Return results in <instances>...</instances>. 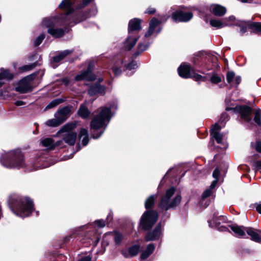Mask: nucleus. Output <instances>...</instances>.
Here are the masks:
<instances>
[{
    "instance_id": "f257e3e1",
    "label": "nucleus",
    "mask_w": 261,
    "mask_h": 261,
    "mask_svg": "<svg viewBox=\"0 0 261 261\" xmlns=\"http://www.w3.org/2000/svg\"><path fill=\"white\" fill-rule=\"evenodd\" d=\"M95 67V62L93 60H91L88 62V68L86 71L83 72V81H94L97 77V83L90 85L88 89V93L90 96L96 95L98 94H103L106 89V86L101 85L100 83L103 81V78L102 77H98L99 72L96 71L95 73H93V70Z\"/></svg>"
},
{
    "instance_id": "f03ea898",
    "label": "nucleus",
    "mask_w": 261,
    "mask_h": 261,
    "mask_svg": "<svg viewBox=\"0 0 261 261\" xmlns=\"http://www.w3.org/2000/svg\"><path fill=\"white\" fill-rule=\"evenodd\" d=\"M117 105L114 102L109 108L103 107L97 110V114L93 118L91 122V129L96 130L101 128H106L109 124L111 116V110L117 109Z\"/></svg>"
},
{
    "instance_id": "7ed1b4c3",
    "label": "nucleus",
    "mask_w": 261,
    "mask_h": 261,
    "mask_svg": "<svg viewBox=\"0 0 261 261\" xmlns=\"http://www.w3.org/2000/svg\"><path fill=\"white\" fill-rule=\"evenodd\" d=\"M9 203L13 213L21 217L29 216L33 210V202L28 198L10 197Z\"/></svg>"
},
{
    "instance_id": "20e7f679",
    "label": "nucleus",
    "mask_w": 261,
    "mask_h": 261,
    "mask_svg": "<svg viewBox=\"0 0 261 261\" xmlns=\"http://www.w3.org/2000/svg\"><path fill=\"white\" fill-rule=\"evenodd\" d=\"M175 189L172 187L167 190L159 203V206L163 210H168L176 206L180 202V195H175Z\"/></svg>"
},
{
    "instance_id": "39448f33",
    "label": "nucleus",
    "mask_w": 261,
    "mask_h": 261,
    "mask_svg": "<svg viewBox=\"0 0 261 261\" xmlns=\"http://www.w3.org/2000/svg\"><path fill=\"white\" fill-rule=\"evenodd\" d=\"M141 20L137 18L132 19L128 24V34L126 40L124 43V49L129 50L136 44L138 38L133 36V32L140 30Z\"/></svg>"
},
{
    "instance_id": "423d86ee",
    "label": "nucleus",
    "mask_w": 261,
    "mask_h": 261,
    "mask_svg": "<svg viewBox=\"0 0 261 261\" xmlns=\"http://www.w3.org/2000/svg\"><path fill=\"white\" fill-rule=\"evenodd\" d=\"M10 158L3 163L8 168H21L24 165L23 155L19 149L12 151L10 153Z\"/></svg>"
},
{
    "instance_id": "0eeeda50",
    "label": "nucleus",
    "mask_w": 261,
    "mask_h": 261,
    "mask_svg": "<svg viewBox=\"0 0 261 261\" xmlns=\"http://www.w3.org/2000/svg\"><path fill=\"white\" fill-rule=\"evenodd\" d=\"M76 125V123H68L64 125L58 132V134L64 133L62 136L63 140L70 145H74L76 139V133L72 132Z\"/></svg>"
},
{
    "instance_id": "6e6552de",
    "label": "nucleus",
    "mask_w": 261,
    "mask_h": 261,
    "mask_svg": "<svg viewBox=\"0 0 261 261\" xmlns=\"http://www.w3.org/2000/svg\"><path fill=\"white\" fill-rule=\"evenodd\" d=\"M178 74L184 78H193L196 81H205V77L195 73L189 64H182L178 68Z\"/></svg>"
},
{
    "instance_id": "1a4fd4ad",
    "label": "nucleus",
    "mask_w": 261,
    "mask_h": 261,
    "mask_svg": "<svg viewBox=\"0 0 261 261\" xmlns=\"http://www.w3.org/2000/svg\"><path fill=\"white\" fill-rule=\"evenodd\" d=\"M125 60L120 59H118L112 62V69L115 75H119L121 73L122 67L126 70H130L138 67L137 63L134 61H132L127 64Z\"/></svg>"
},
{
    "instance_id": "9d476101",
    "label": "nucleus",
    "mask_w": 261,
    "mask_h": 261,
    "mask_svg": "<svg viewBox=\"0 0 261 261\" xmlns=\"http://www.w3.org/2000/svg\"><path fill=\"white\" fill-rule=\"evenodd\" d=\"M158 218V214L154 211H146L142 216L140 221V225L145 230L151 228L156 222Z\"/></svg>"
},
{
    "instance_id": "9b49d317",
    "label": "nucleus",
    "mask_w": 261,
    "mask_h": 261,
    "mask_svg": "<svg viewBox=\"0 0 261 261\" xmlns=\"http://www.w3.org/2000/svg\"><path fill=\"white\" fill-rule=\"evenodd\" d=\"M56 19L54 18H45L42 22V25L48 28V33L55 38H59L63 36L65 31L62 29L51 28L55 25Z\"/></svg>"
},
{
    "instance_id": "f8f14e48",
    "label": "nucleus",
    "mask_w": 261,
    "mask_h": 261,
    "mask_svg": "<svg viewBox=\"0 0 261 261\" xmlns=\"http://www.w3.org/2000/svg\"><path fill=\"white\" fill-rule=\"evenodd\" d=\"M34 78V74L25 77L19 82L17 86L15 88L16 91L21 93H25L31 91L32 90L31 82Z\"/></svg>"
},
{
    "instance_id": "ddd939ff",
    "label": "nucleus",
    "mask_w": 261,
    "mask_h": 261,
    "mask_svg": "<svg viewBox=\"0 0 261 261\" xmlns=\"http://www.w3.org/2000/svg\"><path fill=\"white\" fill-rule=\"evenodd\" d=\"M95 0H83V20L95 16L97 9L94 5Z\"/></svg>"
},
{
    "instance_id": "4468645a",
    "label": "nucleus",
    "mask_w": 261,
    "mask_h": 261,
    "mask_svg": "<svg viewBox=\"0 0 261 261\" xmlns=\"http://www.w3.org/2000/svg\"><path fill=\"white\" fill-rule=\"evenodd\" d=\"M236 110L239 113L241 119L245 122H249L251 120V114L252 109L246 106H237Z\"/></svg>"
},
{
    "instance_id": "2eb2a0df",
    "label": "nucleus",
    "mask_w": 261,
    "mask_h": 261,
    "mask_svg": "<svg viewBox=\"0 0 261 261\" xmlns=\"http://www.w3.org/2000/svg\"><path fill=\"white\" fill-rule=\"evenodd\" d=\"M193 17V14L191 12H185L181 11H177L172 15L173 20L175 22H187Z\"/></svg>"
},
{
    "instance_id": "dca6fc26",
    "label": "nucleus",
    "mask_w": 261,
    "mask_h": 261,
    "mask_svg": "<svg viewBox=\"0 0 261 261\" xmlns=\"http://www.w3.org/2000/svg\"><path fill=\"white\" fill-rule=\"evenodd\" d=\"M235 19L233 16H231L229 17L228 18H226L223 19L222 21L217 20V19H211L210 20V24L214 27H216L217 28H222L225 27L227 25H235L236 23H229V21H233Z\"/></svg>"
},
{
    "instance_id": "f3484780",
    "label": "nucleus",
    "mask_w": 261,
    "mask_h": 261,
    "mask_svg": "<svg viewBox=\"0 0 261 261\" xmlns=\"http://www.w3.org/2000/svg\"><path fill=\"white\" fill-rule=\"evenodd\" d=\"M221 128V127L217 123H215L211 129V135L216 140L217 143L224 144L222 140L223 135L219 132Z\"/></svg>"
},
{
    "instance_id": "a211bd4d",
    "label": "nucleus",
    "mask_w": 261,
    "mask_h": 261,
    "mask_svg": "<svg viewBox=\"0 0 261 261\" xmlns=\"http://www.w3.org/2000/svg\"><path fill=\"white\" fill-rule=\"evenodd\" d=\"M161 234V225L158 224L152 231L149 232L146 236L145 239L147 241H154L158 240Z\"/></svg>"
},
{
    "instance_id": "6ab92c4d",
    "label": "nucleus",
    "mask_w": 261,
    "mask_h": 261,
    "mask_svg": "<svg viewBox=\"0 0 261 261\" xmlns=\"http://www.w3.org/2000/svg\"><path fill=\"white\" fill-rule=\"evenodd\" d=\"M247 28L256 32H261V22H246L245 26L241 29V33H245Z\"/></svg>"
},
{
    "instance_id": "aec40b11",
    "label": "nucleus",
    "mask_w": 261,
    "mask_h": 261,
    "mask_svg": "<svg viewBox=\"0 0 261 261\" xmlns=\"http://www.w3.org/2000/svg\"><path fill=\"white\" fill-rule=\"evenodd\" d=\"M246 232L250 236L251 240L257 243L261 242V230H256L252 227H248Z\"/></svg>"
},
{
    "instance_id": "412c9836",
    "label": "nucleus",
    "mask_w": 261,
    "mask_h": 261,
    "mask_svg": "<svg viewBox=\"0 0 261 261\" xmlns=\"http://www.w3.org/2000/svg\"><path fill=\"white\" fill-rule=\"evenodd\" d=\"M70 109L68 107H64L59 110L55 114V116L63 123L69 117Z\"/></svg>"
},
{
    "instance_id": "4be33fe9",
    "label": "nucleus",
    "mask_w": 261,
    "mask_h": 261,
    "mask_svg": "<svg viewBox=\"0 0 261 261\" xmlns=\"http://www.w3.org/2000/svg\"><path fill=\"white\" fill-rule=\"evenodd\" d=\"M140 248L139 245H135L129 247L128 249L122 250L121 252L124 257L128 258L136 255L138 253Z\"/></svg>"
},
{
    "instance_id": "5701e85b",
    "label": "nucleus",
    "mask_w": 261,
    "mask_h": 261,
    "mask_svg": "<svg viewBox=\"0 0 261 261\" xmlns=\"http://www.w3.org/2000/svg\"><path fill=\"white\" fill-rule=\"evenodd\" d=\"M230 227L231 230L235 233V236L239 238H243L245 236V232L248 228L243 226L235 225H230Z\"/></svg>"
},
{
    "instance_id": "b1692460",
    "label": "nucleus",
    "mask_w": 261,
    "mask_h": 261,
    "mask_svg": "<svg viewBox=\"0 0 261 261\" xmlns=\"http://www.w3.org/2000/svg\"><path fill=\"white\" fill-rule=\"evenodd\" d=\"M211 11L215 15L221 16L224 15L226 12V9L219 5H212L210 8Z\"/></svg>"
},
{
    "instance_id": "393cba45",
    "label": "nucleus",
    "mask_w": 261,
    "mask_h": 261,
    "mask_svg": "<svg viewBox=\"0 0 261 261\" xmlns=\"http://www.w3.org/2000/svg\"><path fill=\"white\" fill-rule=\"evenodd\" d=\"M160 23V21L153 18L149 23V28L147 32L145 34L144 37L147 38L150 36L154 31L155 28Z\"/></svg>"
},
{
    "instance_id": "a878e982",
    "label": "nucleus",
    "mask_w": 261,
    "mask_h": 261,
    "mask_svg": "<svg viewBox=\"0 0 261 261\" xmlns=\"http://www.w3.org/2000/svg\"><path fill=\"white\" fill-rule=\"evenodd\" d=\"M42 145L47 149H53L56 145H59V143L55 144L53 140L50 138H46L42 140L41 142Z\"/></svg>"
},
{
    "instance_id": "bb28decb",
    "label": "nucleus",
    "mask_w": 261,
    "mask_h": 261,
    "mask_svg": "<svg viewBox=\"0 0 261 261\" xmlns=\"http://www.w3.org/2000/svg\"><path fill=\"white\" fill-rule=\"evenodd\" d=\"M59 7L61 9L66 11L67 14L70 13L73 11L72 4L69 0H64L60 4Z\"/></svg>"
},
{
    "instance_id": "cd10ccee",
    "label": "nucleus",
    "mask_w": 261,
    "mask_h": 261,
    "mask_svg": "<svg viewBox=\"0 0 261 261\" xmlns=\"http://www.w3.org/2000/svg\"><path fill=\"white\" fill-rule=\"evenodd\" d=\"M12 74H11L8 70H5L0 73V81L5 79L10 80L12 79ZM3 84L4 83L0 81V87H1Z\"/></svg>"
},
{
    "instance_id": "c85d7f7f",
    "label": "nucleus",
    "mask_w": 261,
    "mask_h": 261,
    "mask_svg": "<svg viewBox=\"0 0 261 261\" xmlns=\"http://www.w3.org/2000/svg\"><path fill=\"white\" fill-rule=\"evenodd\" d=\"M156 197V195H152L146 199L145 202V206L146 209L151 208L153 205Z\"/></svg>"
},
{
    "instance_id": "c756f323",
    "label": "nucleus",
    "mask_w": 261,
    "mask_h": 261,
    "mask_svg": "<svg viewBox=\"0 0 261 261\" xmlns=\"http://www.w3.org/2000/svg\"><path fill=\"white\" fill-rule=\"evenodd\" d=\"M70 53V51L68 50H64L60 53L59 54V55L55 56L53 58V61L54 62H59L60 61H61L62 59H63L66 56H67Z\"/></svg>"
},
{
    "instance_id": "7c9ffc66",
    "label": "nucleus",
    "mask_w": 261,
    "mask_h": 261,
    "mask_svg": "<svg viewBox=\"0 0 261 261\" xmlns=\"http://www.w3.org/2000/svg\"><path fill=\"white\" fill-rule=\"evenodd\" d=\"M61 124H62L61 121L56 117L55 119H50L45 122L46 125L51 127L58 126Z\"/></svg>"
},
{
    "instance_id": "2f4dec72",
    "label": "nucleus",
    "mask_w": 261,
    "mask_h": 261,
    "mask_svg": "<svg viewBox=\"0 0 261 261\" xmlns=\"http://www.w3.org/2000/svg\"><path fill=\"white\" fill-rule=\"evenodd\" d=\"M254 120L255 122L258 125H261V110H256L254 112Z\"/></svg>"
},
{
    "instance_id": "473e14b6",
    "label": "nucleus",
    "mask_w": 261,
    "mask_h": 261,
    "mask_svg": "<svg viewBox=\"0 0 261 261\" xmlns=\"http://www.w3.org/2000/svg\"><path fill=\"white\" fill-rule=\"evenodd\" d=\"M99 241V235L96 233H94L91 236L90 240L88 241L89 243L92 244L93 246H95L97 243Z\"/></svg>"
},
{
    "instance_id": "72a5a7b5",
    "label": "nucleus",
    "mask_w": 261,
    "mask_h": 261,
    "mask_svg": "<svg viewBox=\"0 0 261 261\" xmlns=\"http://www.w3.org/2000/svg\"><path fill=\"white\" fill-rule=\"evenodd\" d=\"M63 100L61 99H56L51 101L46 107V109H48L56 107L60 103H62Z\"/></svg>"
},
{
    "instance_id": "f704fd0d",
    "label": "nucleus",
    "mask_w": 261,
    "mask_h": 261,
    "mask_svg": "<svg viewBox=\"0 0 261 261\" xmlns=\"http://www.w3.org/2000/svg\"><path fill=\"white\" fill-rule=\"evenodd\" d=\"M234 75L235 74L232 71L228 72L226 75L227 82L231 86L233 85V80L234 79Z\"/></svg>"
},
{
    "instance_id": "c9c22d12",
    "label": "nucleus",
    "mask_w": 261,
    "mask_h": 261,
    "mask_svg": "<svg viewBox=\"0 0 261 261\" xmlns=\"http://www.w3.org/2000/svg\"><path fill=\"white\" fill-rule=\"evenodd\" d=\"M89 141V139L87 130L83 129V146L87 145Z\"/></svg>"
},
{
    "instance_id": "e433bc0d",
    "label": "nucleus",
    "mask_w": 261,
    "mask_h": 261,
    "mask_svg": "<svg viewBox=\"0 0 261 261\" xmlns=\"http://www.w3.org/2000/svg\"><path fill=\"white\" fill-rule=\"evenodd\" d=\"M114 238L115 243L117 244H119L121 243L122 240L123 236L121 233L118 231H115L114 232Z\"/></svg>"
},
{
    "instance_id": "4c0bfd02",
    "label": "nucleus",
    "mask_w": 261,
    "mask_h": 261,
    "mask_svg": "<svg viewBox=\"0 0 261 261\" xmlns=\"http://www.w3.org/2000/svg\"><path fill=\"white\" fill-rule=\"evenodd\" d=\"M36 64L35 63L32 64L30 65H24V66L19 67V69L22 72L30 71V70L33 69L36 66Z\"/></svg>"
},
{
    "instance_id": "58836bf2",
    "label": "nucleus",
    "mask_w": 261,
    "mask_h": 261,
    "mask_svg": "<svg viewBox=\"0 0 261 261\" xmlns=\"http://www.w3.org/2000/svg\"><path fill=\"white\" fill-rule=\"evenodd\" d=\"M210 81L213 84H217L221 81V79L218 74L214 73L211 76Z\"/></svg>"
},
{
    "instance_id": "ea45409f",
    "label": "nucleus",
    "mask_w": 261,
    "mask_h": 261,
    "mask_svg": "<svg viewBox=\"0 0 261 261\" xmlns=\"http://www.w3.org/2000/svg\"><path fill=\"white\" fill-rule=\"evenodd\" d=\"M106 221L103 219H99L95 221L94 225L99 228H102L106 226Z\"/></svg>"
},
{
    "instance_id": "a19ab883",
    "label": "nucleus",
    "mask_w": 261,
    "mask_h": 261,
    "mask_svg": "<svg viewBox=\"0 0 261 261\" xmlns=\"http://www.w3.org/2000/svg\"><path fill=\"white\" fill-rule=\"evenodd\" d=\"M45 36L43 34H40L35 40L34 44L36 46H38L41 44L43 40L44 39Z\"/></svg>"
},
{
    "instance_id": "79ce46f5",
    "label": "nucleus",
    "mask_w": 261,
    "mask_h": 261,
    "mask_svg": "<svg viewBox=\"0 0 261 261\" xmlns=\"http://www.w3.org/2000/svg\"><path fill=\"white\" fill-rule=\"evenodd\" d=\"M212 193V190L210 189H207L206 190H205L202 195V199H204L210 196L211 195Z\"/></svg>"
},
{
    "instance_id": "37998d69",
    "label": "nucleus",
    "mask_w": 261,
    "mask_h": 261,
    "mask_svg": "<svg viewBox=\"0 0 261 261\" xmlns=\"http://www.w3.org/2000/svg\"><path fill=\"white\" fill-rule=\"evenodd\" d=\"M155 249V246L153 244H149L146 248V249L145 250L150 254H152V252L154 251Z\"/></svg>"
},
{
    "instance_id": "c03bdc74",
    "label": "nucleus",
    "mask_w": 261,
    "mask_h": 261,
    "mask_svg": "<svg viewBox=\"0 0 261 261\" xmlns=\"http://www.w3.org/2000/svg\"><path fill=\"white\" fill-rule=\"evenodd\" d=\"M149 44H144L143 43H140L138 45V50L140 51V53L145 50L148 47Z\"/></svg>"
},
{
    "instance_id": "a18cd8bd",
    "label": "nucleus",
    "mask_w": 261,
    "mask_h": 261,
    "mask_svg": "<svg viewBox=\"0 0 261 261\" xmlns=\"http://www.w3.org/2000/svg\"><path fill=\"white\" fill-rule=\"evenodd\" d=\"M208 223L209 226L211 227H216L220 223L219 222H217L215 218H214L212 220H208Z\"/></svg>"
},
{
    "instance_id": "49530a36",
    "label": "nucleus",
    "mask_w": 261,
    "mask_h": 261,
    "mask_svg": "<svg viewBox=\"0 0 261 261\" xmlns=\"http://www.w3.org/2000/svg\"><path fill=\"white\" fill-rule=\"evenodd\" d=\"M90 111L85 107L83 106V118H86L90 115Z\"/></svg>"
},
{
    "instance_id": "de8ad7c7",
    "label": "nucleus",
    "mask_w": 261,
    "mask_h": 261,
    "mask_svg": "<svg viewBox=\"0 0 261 261\" xmlns=\"http://www.w3.org/2000/svg\"><path fill=\"white\" fill-rule=\"evenodd\" d=\"M83 261H94L92 259L91 253L89 252L86 255L83 256Z\"/></svg>"
},
{
    "instance_id": "09e8293b",
    "label": "nucleus",
    "mask_w": 261,
    "mask_h": 261,
    "mask_svg": "<svg viewBox=\"0 0 261 261\" xmlns=\"http://www.w3.org/2000/svg\"><path fill=\"white\" fill-rule=\"evenodd\" d=\"M151 254L149 253L147 251L145 250L141 253V259H145L148 258Z\"/></svg>"
},
{
    "instance_id": "8fccbe9b",
    "label": "nucleus",
    "mask_w": 261,
    "mask_h": 261,
    "mask_svg": "<svg viewBox=\"0 0 261 261\" xmlns=\"http://www.w3.org/2000/svg\"><path fill=\"white\" fill-rule=\"evenodd\" d=\"M220 174V171L218 168L214 170L213 173V176L215 179H218Z\"/></svg>"
},
{
    "instance_id": "3c124183",
    "label": "nucleus",
    "mask_w": 261,
    "mask_h": 261,
    "mask_svg": "<svg viewBox=\"0 0 261 261\" xmlns=\"http://www.w3.org/2000/svg\"><path fill=\"white\" fill-rule=\"evenodd\" d=\"M255 148L257 151L261 153V142H256Z\"/></svg>"
},
{
    "instance_id": "603ef678",
    "label": "nucleus",
    "mask_w": 261,
    "mask_h": 261,
    "mask_svg": "<svg viewBox=\"0 0 261 261\" xmlns=\"http://www.w3.org/2000/svg\"><path fill=\"white\" fill-rule=\"evenodd\" d=\"M241 81V79L240 76H234V79L233 80V85H234V84H236L237 85H239Z\"/></svg>"
},
{
    "instance_id": "864d4df0",
    "label": "nucleus",
    "mask_w": 261,
    "mask_h": 261,
    "mask_svg": "<svg viewBox=\"0 0 261 261\" xmlns=\"http://www.w3.org/2000/svg\"><path fill=\"white\" fill-rule=\"evenodd\" d=\"M218 182V179H215L211 184L210 187L209 189H211L212 190L214 189Z\"/></svg>"
},
{
    "instance_id": "5fc2aeb1",
    "label": "nucleus",
    "mask_w": 261,
    "mask_h": 261,
    "mask_svg": "<svg viewBox=\"0 0 261 261\" xmlns=\"http://www.w3.org/2000/svg\"><path fill=\"white\" fill-rule=\"evenodd\" d=\"M218 182V179H215L211 184L210 187L209 189H211L212 190L214 189Z\"/></svg>"
},
{
    "instance_id": "6e6d98bb",
    "label": "nucleus",
    "mask_w": 261,
    "mask_h": 261,
    "mask_svg": "<svg viewBox=\"0 0 261 261\" xmlns=\"http://www.w3.org/2000/svg\"><path fill=\"white\" fill-rule=\"evenodd\" d=\"M155 12V9L153 8H148L146 11V13L148 14H153Z\"/></svg>"
},
{
    "instance_id": "4d7b16f0",
    "label": "nucleus",
    "mask_w": 261,
    "mask_h": 261,
    "mask_svg": "<svg viewBox=\"0 0 261 261\" xmlns=\"http://www.w3.org/2000/svg\"><path fill=\"white\" fill-rule=\"evenodd\" d=\"M15 105L17 106H20L24 105V102L21 100H17L15 102Z\"/></svg>"
},
{
    "instance_id": "13d9d810",
    "label": "nucleus",
    "mask_w": 261,
    "mask_h": 261,
    "mask_svg": "<svg viewBox=\"0 0 261 261\" xmlns=\"http://www.w3.org/2000/svg\"><path fill=\"white\" fill-rule=\"evenodd\" d=\"M82 80V74H78L77 75H76L75 77V81L77 82V81H80Z\"/></svg>"
},
{
    "instance_id": "bf43d9fd",
    "label": "nucleus",
    "mask_w": 261,
    "mask_h": 261,
    "mask_svg": "<svg viewBox=\"0 0 261 261\" xmlns=\"http://www.w3.org/2000/svg\"><path fill=\"white\" fill-rule=\"evenodd\" d=\"M256 211L260 214H261V204H257L256 207Z\"/></svg>"
},
{
    "instance_id": "052dcab7",
    "label": "nucleus",
    "mask_w": 261,
    "mask_h": 261,
    "mask_svg": "<svg viewBox=\"0 0 261 261\" xmlns=\"http://www.w3.org/2000/svg\"><path fill=\"white\" fill-rule=\"evenodd\" d=\"M103 133V130L99 134L95 135V134L93 135V138L94 139L98 138Z\"/></svg>"
},
{
    "instance_id": "680f3d73",
    "label": "nucleus",
    "mask_w": 261,
    "mask_h": 261,
    "mask_svg": "<svg viewBox=\"0 0 261 261\" xmlns=\"http://www.w3.org/2000/svg\"><path fill=\"white\" fill-rule=\"evenodd\" d=\"M255 164L257 167L261 168V160L256 161Z\"/></svg>"
},
{
    "instance_id": "e2e57ef3",
    "label": "nucleus",
    "mask_w": 261,
    "mask_h": 261,
    "mask_svg": "<svg viewBox=\"0 0 261 261\" xmlns=\"http://www.w3.org/2000/svg\"><path fill=\"white\" fill-rule=\"evenodd\" d=\"M62 81L65 86L67 85L69 82V81L67 79H64Z\"/></svg>"
},
{
    "instance_id": "0e129e2a",
    "label": "nucleus",
    "mask_w": 261,
    "mask_h": 261,
    "mask_svg": "<svg viewBox=\"0 0 261 261\" xmlns=\"http://www.w3.org/2000/svg\"><path fill=\"white\" fill-rule=\"evenodd\" d=\"M78 114L79 115L82 116V105L80 106L79 111H78Z\"/></svg>"
},
{
    "instance_id": "69168bd1",
    "label": "nucleus",
    "mask_w": 261,
    "mask_h": 261,
    "mask_svg": "<svg viewBox=\"0 0 261 261\" xmlns=\"http://www.w3.org/2000/svg\"><path fill=\"white\" fill-rule=\"evenodd\" d=\"M220 230L221 231H226L228 230V228L225 227H224V226H221L220 228Z\"/></svg>"
},
{
    "instance_id": "338daca9",
    "label": "nucleus",
    "mask_w": 261,
    "mask_h": 261,
    "mask_svg": "<svg viewBox=\"0 0 261 261\" xmlns=\"http://www.w3.org/2000/svg\"><path fill=\"white\" fill-rule=\"evenodd\" d=\"M224 118V119H226L227 118V115L226 114H224L222 115L221 120Z\"/></svg>"
},
{
    "instance_id": "774afa93",
    "label": "nucleus",
    "mask_w": 261,
    "mask_h": 261,
    "mask_svg": "<svg viewBox=\"0 0 261 261\" xmlns=\"http://www.w3.org/2000/svg\"><path fill=\"white\" fill-rule=\"evenodd\" d=\"M109 217H110V218H111V219L112 218V217H111V214H110L108 216L107 218H109Z\"/></svg>"
}]
</instances>
